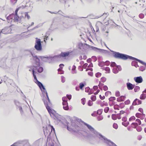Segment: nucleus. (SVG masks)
I'll return each mask as SVG.
<instances>
[{"instance_id": "f3484780", "label": "nucleus", "mask_w": 146, "mask_h": 146, "mask_svg": "<svg viewBox=\"0 0 146 146\" xmlns=\"http://www.w3.org/2000/svg\"><path fill=\"white\" fill-rule=\"evenodd\" d=\"M91 46L90 47L91 48H92V49L93 50H94V51H97V50H100V52H103L104 51H106L105 50L100 49L98 48H96V47H94L93 46Z\"/></svg>"}, {"instance_id": "37998d69", "label": "nucleus", "mask_w": 146, "mask_h": 146, "mask_svg": "<svg viewBox=\"0 0 146 146\" xmlns=\"http://www.w3.org/2000/svg\"><path fill=\"white\" fill-rule=\"evenodd\" d=\"M131 125H133L134 127H133L134 128H135L138 125V124L137 123L133 122L132 123Z\"/></svg>"}, {"instance_id": "c756f323", "label": "nucleus", "mask_w": 146, "mask_h": 146, "mask_svg": "<svg viewBox=\"0 0 146 146\" xmlns=\"http://www.w3.org/2000/svg\"><path fill=\"white\" fill-rule=\"evenodd\" d=\"M91 99L93 101H95L96 99V96L92 95L91 97Z\"/></svg>"}, {"instance_id": "5fc2aeb1", "label": "nucleus", "mask_w": 146, "mask_h": 146, "mask_svg": "<svg viewBox=\"0 0 146 146\" xmlns=\"http://www.w3.org/2000/svg\"><path fill=\"white\" fill-rule=\"evenodd\" d=\"M49 146H54V143L52 142H49L48 144Z\"/></svg>"}, {"instance_id": "79ce46f5", "label": "nucleus", "mask_w": 146, "mask_h": 146, "mask_svg": "<svg viewBox=\"0 0 146 146\" xmlns=\"http://www.w3.org/2000/svg\"><path fill=\"white\" fill-rule=\"evenodd\" d=\"M82 103L83 105H84L85 103L86 99L84 98H83L81 99Z\"/></svg>"}, {"instance_id": "1a4fd4ad", "label": "nucleus", "mask_w": 146, "mask_h": 146, "mask_svg": "<svg viewBox=\"0 0 146 146\" xmlns=\"http://www.w3.org/2000/svg\"><path fill=\"white\" fill-rule=\"evenodd\" d=\"M44 134L45 136H47V138H50V134L51 132H50V128L46 127V131H44Z\"/></svg>"}, {"instance_id": "5701e85b", "label": "nucleus", "mask_w": 146, "mask_h": 146, "mask_svg": "<svg viewBox=\"0 0 146 146\" xmlns=\"http://www.w3.org/2000/svg\"><path fill=\"white\" fill-rule=\"evenodd\" d=\"M62 100L63 101V103H65L67 102L68 99L66 97H64L62 98Z\"/></svg>"}, {"instance_id": "864d4df0", "label": "nucleus", "mask_w": 146, "mask_h": 146, "mask_svg": "<svg viewBox=\"0 0 146 146\" xmlns=\"http://www.w3.org/2000/svg\"><path fill=\"white\" fill-rule=\"evenodd\" d=\"M83 44L82 43H80L78 44V48H79L80 49H81V47H82L83 46Z\"/></svg>"}, {"instance_id": "412c9836", "label": "nucleus", "mask_w": 146, "mask_h": 146, "mask_svg": "<svg viewBox=\"0 0 146 146\" xmlns=\"http://www.w3.org/2000/svg\"><path fill=\"white\" fill-rule=\"evenodd\" d=\"M76 66L75 65H73L72 66V74H76Z\"/></svg>"}, {"instance_id": "e2e57ef3", "label": "nucleus", "mask_w": 146, "mask_h": 146, "mask_svg": "<svg viewBox=\"0 0 146 146\" xmlns=\"http://www.w3.org/2000/svg\"><path fill=\"white\" fill-rule=\"evenodd\" d=\"M108 87L106 86H104L103 87V89L104 91H106L108 90Z\"/></svg>"}, {"instance_id": "bf43d9fd", "label": "nucleus", "mask_w": 146, "mask_h": 146, "mask_svg": "<svg viewBox=\"0 0 146 146\" xmlns=\"http://www.w3.org/2000/svg\"><path fill=\"white\" fill-rule=\"evenodd\" d=\"M121 115L120 114L118 113L117 114V118L118 119H120L121 118V117H120Z\"/></svg>"}, {"instance_id": "603ef678", "label": "nucleus", "mask_w": 146, "mask_h": 146, "mask_svg": "<svg viewBox=\"0 0 146 146\" xmlns=\"http://www.w3.org/2000/svg\"><path fill=\"white\" fill-rule=\"evenodd\" d=\"M92 59L93 60V61L94 62H96L97 60V58L95 56H92Z\"/></svg>"}, {"instance_id": "b1692460", "label": "nucleus", "mask_w": 146, "mask_h": 146, "mask_svg": "<svg viewBox=\"0 0 146 146\" xmlns=\"http://www.w3.org/2000/svg\"><path fill=\"white\" fill-rule=\"evenodd\" d=\"M134 90L135 92H137L140 89V87L138 86H135V87Z\"/></svg>"}, {"instance_id": "72a5a7b5", "label": "nucleus", "mask_w": 146, "mask_h": 146, "mask_svg": "<svg viewBox=\"0 0 146 146\" xmlns=\"http://www.w3.org/2000/svg\"><path fill=\"white\" fill-rule=\"evenodd\" d=\"M101 75V73L100 72H98L96 74L95 76L96 77L99 78Z\"/></svg>"}, {"instance_id": "58836bf2", "label": "nucleus", "mask_w": 146, "mask_h": 146, "mask_svg": "<svg viewBox=\"0 0 146 146\" xmlns=\"http://www.w3.org/2000/svg\"><path fill=\"white\" fill-rule=\"evenodd\" d=\"M115 99H116L114 97H110L109 99V101H112L113 100H115Z\"/></svg>"}, {"instance_id": "f8f14e48", "label": "nucleus", "mask_w": 146, "mask_h": 146, "mask_svg": "<svg viewBox=\"0 0 146 146\" xmlns=\"http://www.w3.org/2000/svg\"><path fill=\"white\" fill-rule=\"evenodd\" d=\"M126 86L127 89L129 90H131L134 88L135 85L133 84L130 82H127L126 83Z\"/></svg>"}, {"instance_id": "a878e982", "label": "nucleus", "mask_w": 146, "mask_h": 146, "mask_svg": "<svg viewBox=\"0 0 146 146\" xmlns=\"http://www.w3.org/2000/svg\"><path fill=\"white\" fill-rule=\"evenodd\" d=\"M25 17V18H27L28 19H29L30 18V16L28 15L27 13H24Z\"/></svg>"}, {"instance_id": "f704fd0d", "label": "nucleus", "mask_w": 146, "mask_h": 146, "mask_svg": "<svg viewBox=\"0 0 146 146\" xmlns=\"http://www.w3.org/2000/svg\"><path fill=\"white\" fill-rule=\"evenodd\" d=\"M109 110V108L108 107H106L104 109V111L105 113H107L108 112Z\"/></svg>"}, {"instance_id": "423d86ee", "label": "nucleus", "mask_w": 146, "mask_h": 146, "mask_svg": "<svg viewBox=\"0 0 146 146\" xmlns=\"http://www.w3.org/2000/svg\"><path fill=\"white\" fill-rule=\"evenodd\" d=\"M70 53V52H62L61 53L58 55L55 56L54 57V58H61V57H66L68 56Z\"/></svg>"}, {"instance_id": "8fccbe9b", "label": "nucleus", "mask_w": 146, "mask_h": 146, "mask_svg": "<svg viewBox=\"0 0 146 146\" xmlns=\"http://www.w3.org/2000/svg\"><path fill=\"white\" fill-rule=\"evenodd\" d=\"M106 80V79L104 77H103L101 78V81L103 82H105Z\"/></svg>"}, {"instance_id": "a211bd4d", "label": "nucleus", "mask_w": 146, "mask_h": 146, "mask_svg": "<svg viewBox=\"0 0 146 146\" xmlns=\"http://www.w3.org/2000/svg\"><path fill=\"white\" fill-rule=\"evenodd\" d=\"M63 108L64 109L66 110H69V108L68 107V103H63Z\"/></svg>"}, {"instance_id": "9b49d317", "label": "nucleus", "mask_w": 146, "mask_h": 146, "mask_svg": "<svg viewBox=\"0 0 146 146\" xmlns=\"http://www.w3.org/2000/svg\"><path fill=\"white\" fill-rule=\"evenodd\" d=\"M121 68L120 66H117L113 68V72L115 74H117L118 72L119 71H121Z\"/></svg>"}, {"instance_id": "7ed1b4c3", "label": "nucleus", "mask_w": 146, "mask_h": 146, "mask_svg": "<svg viewBox=\"0 0 146 146\" xmlns=\"http://www.w3.org/2000/svg\"><path fill=\"white\" fill-rule=\"evenodd\" d=\"M36 70V69H35L34 68H33L32 69V74L34 78V79L35 80H36V81L35 82L39 87V88L42 92V93L45 94V92H44V91L46 90L43 84L41 82L39 81L37 79L36 76L35 75V74L36 73V72L35 71Z\"/></svg>"}, {"instance_id": "680f3d73", "label": "nucleus", "mask_w": 146, "mask_h": 146, "mask_svg": "<svg viewBox=\"0 0 146 146\" xmlns=\"http://www.w3.org/2000/svg\"><path fill=\"white\" fill-rule=\"evenodd\" d=\"M135 119V117L134 116H133L130 117L129 119V121H131L132 119Z\"/></svg>"}, {"instance_id": "de8ad7c7", "label": "nucleus", "mask_w": 146, "mask_h": 146, "mask_svg": "<svg viewBox=\"0 0 146 146\" xmlns=\"http://www.w3.org/2000/svg\"><path fill=\"white\" fill-rule=\"evenodd\" d=\"M122 124L123 125L126 127L129 124V122H128L127 123H124V122H122Z\"/></svg>"}, {"instance_id": "a19ab883", "label": "nucleus", "mask_w": 146, "mask_h": 146, "mask_svg": "<svg viewBox=\"0 0 146 146\" xmlns=\"http://www.w3.org/2000/svg\"><path fill=\"white\" fill-rule=\"evenodd\" d=\"M142 128L140 126H138L136 128V130L138 132H140L142 130Z\"/></svg>"}, {"instance_id": "4468645a", "label": "nucleus", "mask_w": 146, "mask_h": 146, "mask_svg": "<svg viewBox=\"0 0 146 146\" xmlns=\"http://www.w3.org/2000/svg\"><path fill=\"white\" fill-rule=\"evenodd\" d=\"M14 14L13 13L10 15L9 16H7V15H6V19L8 23H10L12 21L13 18V17H14Z\"/></svg>"}, {"instance_id": "473e14b6", "label": "nucleus", "mask_w": 146, "mask_h": 146, "mask_svg": "<svg viewBox=\"0 0 146 146\" xmlns=\"http://www.w3.org/2000/svg\"><path fill=\"white\" fill-rule=\"evenodd\" d=\"M145 69V67L143 66H141L139 68V70L142 71H143Z\"/></svg>"}, {"instance_id": "7c9ffc66", "label": "nucleus", "mask_w": 146, "mask_h": 146, "mask_svg": "<svg viewBox=\"0 0 146 146\" xmlns=\"http://www.w3.org/2000/svg\"><path fill=\"white\" fill-rule=\"evenodd\" d=\"M117 66L116 64L114 62H111L110 65V66L112 67H115Z\"/></svg>"}, {"instance_id": "ea45409f", "label": "nucleus", "mask_w": 146, "mask_h": 146, "mask_svg": "<svg viewBox=\"0 0 146 146\" xmlns=\"http://www.w3.org/2000/svg\"><path fill=\"white\" fill-rule=\"evenodd\" d=\"M102 109L99 110H98V111L97 112V114H99V115H100L102 112Z\"/></svg>"}, {"instance_id": "6e6552de", "label": "nucleus", "mask_w": 146, "mask_h": 146, "mask_svg": "<svg viewBox=\"0 0 146 146\" xmlns=\"http://www.w3.org/2000/svg\"><path fill=\"white\" fill-rule=\"evenodd\" d=\"M15 103L16 106V108L17 109H19L21 113V114L23 113V110L22 107L21 105V104L17 100L15 101Z\"/></svg>"}, {"instance_id": "c9c22d12", "label": "nucleus", "mask_w": 146, "mask_h": 146, "mask_svg": "<svg viewBox=\"0 0 146 146\" xmlns=\"http://www.w3.org/2000/svg\"><path fill=\"white\" fill-rule=\"evenodd\" d=\"M53 131L55 133V129L53 127L52 125H50V132H52V131Z\"/></svg>"}, {"instance_id": "09e8293b", "label": "nucleus", "mask_w": 146, "mask_h": 146, "mask_svg": "<svg viewBox=\"0 0 146 146\" xmlns=\"http://www.w3.org/2000/svg\"><path fill=\"white\" fill-rule=\"evenodd\" d=\"M104 70L105 71L109 72L110 71V69L109 67H107L104 68Z\"/></svg>"}, {"instance_id": "774afa93", "label": "nucleus", "mask_w": 146, "mask_h": 146, "mask_svg": "<svg viewBox=\"0 0 146 146\" xmlns=\"http://www.w3.org/2000/svg\"><path fill=\"white\" fill-rule=\"evenodd\" d=\"M130 101L129 100H127L125 102V103L126 104H128L130 103Z\"/></svg>"}, {"instance_id": "e433bc0d", "label": "nucleus", "mask_w": 146, "mask_h": 146, "mask_svg": "<svg viewBox=\"0 0 146 146\" xmlns=\"http://www.w3.org/2000/svg\"><path fill=\"white\" fill-rule=\"evenodd\" d=\"M119 107V106L117 104H116L114 106V108L115 110H119V109L118 108Z\"/></svg>"}, {"instance_id": "aec40b11", "label": "nucleus", "mask_w": 146, "mask_h": 146, "mask_svg": "<svg viewBox=\"0 0 146 146\" xmlns=\"http://www.w3.org/2000/svg\"><path fill=\"white\" fill-rule=\"evenodd\" d=\"M134 61H133L131 63V65L132 66H135L136 67H139V66L137 64V61H136L135 60H133Z\"/></svg>"}, {"instance_id": "338daca9", "label": "nucleus", "mask_w": 146, "mask_h": 146, "mask_svg": "<svg viewBox=\"0 0 146 146\" xmlns=\"http://www.w3.org/2000/svg\"><path fill=\"white\" fill-rule=\"evenodd\" d=\"M99 97L102 100H103L105 98V97L104 96H103L102 97L101 95H99Z\"/></svg>"}, {"instance_id": "69168bd1", "label": "nucleus", "mask_w": 146, "mask_h": 146, "mask_svg": "<svg viewBox=\"0 0 146 146\" xmlns=\"http://www.w3.org/2000/svg\"><path fill=\"white\" fill-rule=\"evenodd\" d=\"M125 98V96H121L120 97V99H121V100H123V101L124 100V99Z\"/></svg>"}, {"instance_id": "bb28decb", "label": "nucleus", "mask_w": 146, "mask_h": 146, "mask_svg": "<svg viewBox=\"0 0 146 146\" xmlns=\"http://www.w3.org/2000/svg\"><path fill=\"white\" fill-rule=\"evenodd\" d=\"M117 114H112L111 115L112 118L113 119L115 120L117 119Z\"/></svg>"}, {"instance_id": "cd10ccee", "label": "nucleus", "mask_w": 146, "mask_h": 146, "mask_svg": "<svg viewBox=\"0 0 146 146\" xmlns=\"http://www.w3.org/2000/svg\"><path fill=\"white\" fill-rule=\"evenodd\" d=\"M84 86V84L83 82H81L80 83L79 86L80 89H82Z\"/></svg>"}, {"instance_id": "0eeeda50", "label": "nucleus", "mask_w": 146, "mask_h": 146, "mask_svg": "<svg viewBox=\"0 0 146 146\" xmlns=\"http://www.w3.org/2000/svg\"><path fill=\"white\" fill-rule=\"evenodd\" d=\"M127 59H129L131 60H135L136 61H138L139 63L142 64L143 65H144L146 67V63L143 61L141 60L127 55Z\"/></svg>"}, {"instance_id": "c85d7f7f", "label": "nucleus", "mask_w": 146, "mask_h": 146, "mask_svg": "<svg viewBox=\"0 0 146 146\" xmlns=\"http://www.w3.org/2000/svg\"><path fill=\"white\" fill-rule=\"evenodd\" d=\"M98 65L99 66L101 67H102L103 66L105 65V63L104 62H100L98 64Z\"/></svg>"}, {"instance_id": "393cba45", "label": "nucleus", "mask_w": 146, "mask_h": 146, "mask_svg": "<svg viewBox=\"0 0 146 146\" xmlns=\"http://www.w3.org/2000/svg\"><path fill=\"white\" fill-rule=\"evenodd\" d=\"M22 8H23V7H19L18 8H17L16 9L15 11V14H14V15H18L17 14V12L20 9Z\"/></svg>"}, {"instance_id": "052dcab7", "label": "nucleus", "mask_w": 146, "mask_h": 146, "mask_svg": "<svg viewBox=\"0 0 146 146\" xmlns=\"http://www.w3.org/2000/svg\"><path fill=\"white\" fill-rule=\"evenodd\" d=\"M122 120L123 121L125 122L127 120V118L125 117H124L122 118Z\"/></svg>"}, {"instance_id": "a18cd8bd", "label": "nucleus", "mask_w": 146, "mask_h": 146, "mask_svg": "<svg viewBox=\"0 0 146 146\" xmlns=\"http://www.w3.org/2000/svg\"><path fill=\"white\" fill-rule=\"evenodd\" d=\"M103 118V117L102 116L100 115L98 117L97 119L98 121H100L102 120Z\"/></svg>"}, {"instance_id": "4c0bfd02", "label": "nucleus", "mask_w": 146, "mask_h": 146, "mask_svg": "<svg viewBox=\"0 0 146 146\" xmlns=\"http://www.w3.org/2000/svg\"><path fill=\"white\" fill-rule=\"evenodd\" d=\"M141 115V114L137 113L135 114L137 118H140Z\"/></svg>"}, {"instance_id": "6ab92c4d", "label": "nucleus", "mask_w": 146, "mask_h": 146, "mask_svg": "<svg viewBox=\"0 0 146 146\" xmlns=\"http://www.w3.org/2000/svg\"><path fill=\"white\" fill-rule=\"evenodd\" d=\"M9 28L7 27H5L4 29L2 30L1 31V33H2L4 34H7L9 33L8 31H7V29Z\"/></svg>"}, {"instance_id": "ddd939ff", "label": "nucleus", "mask_w": 146, "mask_h": 146, "mask_svg": "<svg viewBox=\"0 0 146 146\" xmlns=\"http://www.w3.org/2000/svg\"><path fill=\"white\" fill-rule=\"evenodd\" d=\"M13 21L14 22L17 23H20L22 21H21V18H19V16L18 15H14Z\"/></svg>"}, {"instance_id": "c03bdc74", "label": "nucleus", "mask_w": 146, "mask_h": 146, "mask_svg": "<svg viewBox=\"0 0 146 146\" xmlns=\"http://www.w3.org/2000/svg\"><path fill=\"white\" fill-rule=\"evenodd\" d=\"M93 104L91 100H89L88 102V106H91Z\"/></svg>"}, {"instance_id": "0e129e2a", "label": "nucleus", "mask_w": 146, "mask_h": 146, "mask_svg": "<svg viewBox=\"0 0 146 146\" xmlns=\"http://www.w3.org/2000/svg\"><path fill=\"white\" fill-rule=\"evenodd\" d=\"M103 85H104V84H102V83H100V82L99 84L98 85V86L100 88V89H102V88L101 87L102 86H103Z\"/></svg>"}, {"instance_id": "4be33fe9", "label": "nucleus", "mask_w": 146, "mask_h": 146, "mask_svg": "<svg viewBox=\"0 0 146 146\" xmlns=\"http://www.w3.org/2000/svg\"><path fill=\"white\" fill-rule=\"evenodd\" d=\"M146 97V95L145 94H144V93H143L141 95L140 97V99L141 100H144Z\"/></svg>"}, {"instance_id": "13d9d810", "label": "nucleus", "mask_w": 146, "mask_h": 146, "mask_svg": "<svg viewBox=\"0 0 146 146\" xmlns=\"http://www.w3.org/2000/svg\"><path fill=\"white\" fill-rule=\"evenodd\" d=\"M105 65L106 66H109L110 64V62L108 61H106V62H105Z\"/></svg>"}, {"instance_id": "f257e3e1", "label": "nucleus", "mask_w": 146, "mask_h": 146, "mask_svg": "<svg viewBox=\"0 0 146 146\" xmlns=\"http://www.w3.org/2000/svg\"><path fill=\"white\" fill-rule=\"evenodd\" d=\"M45 92V94L46 95L47 100L48 101H45L43 100L44 104L46 107V108L47 109L48 113L51 116V114H52L54 116H55V111L53 110H52L50 107L51 106L52 104L50 102V100L49 99L48 94L46 91H44Z\"/></svg>"}, {"instance_id": "20e7f679", "label": "nucleus", "mask_w": 146, "mask_h": 146, "mask_svg": "<svg viewBox=\"0 0 146 146\" xmlns=\"http://www.w3.org/2000/svg\"><path fill=\"white\" fill-rule=\"evenodd\" d=\"M111 52L113 53V56L116 58L121 59L123 60H127V55L120 53L119 52H116L113 50H111Z\"/></svg>"}, {"instance_id": "3c124183", "label": "nucleus", "mask_w": 146, "mask_h": 146, "mask_svg": "<svg viewBox=\"0 0 146 146\" xmlns=\"http://www.w3.org/2000/svg\"><path fill=\"white\" fill-rule=\"evenodd\" d=\"M115 95L116 96L118 97L120 96V92L119 91H117L115 92Z\"/></svg>"}, {"instance_id": "4d7b16f0", "label": "nucleus", "mask_w": 146, "mask_h": 146, "mask_svg": "<svg viewBox=\"0 0 146 146\" xmlns=\"http://www.w3.org/2000/svg\"><path fill=\"white\" fill-rule=\"evenodd\" d=\"M136 121L138 123V125H140L141 124V121L139 119H136Z\"/></svg>"}, {"instance_id": "39448f33", "label": "nucleus", "mask_w": 146, "mask_h": 146, "mask_svg": "<svg viewBox=\"0 0 146 146\" xmlns=\"http://www.w3.org/2000/svg\"><path fill=\"white\" fill-rule=\"evenodd\" d=\"M35 48L38 51H40L42 50V47L40 39H38L36 40Z\"/></svg>"}, {"instance_id": "2eb2a0df", "label": "nucleus", "mask_w": 146, "mask_h": 146, "mask_svg": "<svg viewBox=\"0 0 146 146\" xmlns=\"http://www.w3.org/2000/svg\"><path fill=\"white\" fill-rule=\"evenodd\" d=\"M40 58L44 62H46L49 59L52 60L53 58H54V57H45L43 56H40Z\"/></svg>"}, {"instance_id": "f03ea898", "label": "nucleus", "mask_w": 146, "mask_h": 146, "mask_svg": "<svg viewBox=\"0 0 146 146\" xmlns=\"http://www.w3.org/2000/svg\"><path fill=\"white\" fill-rule=\"evenodd\" d=\"M30 53L33 57V60L35 61V64L36 65L33 66L34 68L36 69V70L39 73L42 72L43 71V68L42 67L40 66L39 59L36 56L33 55L31 52H30Z\"/></svg>"}, {"instance_id": "9d476101", "label": "nucleus", "mask_w": 146, "mask_h": 146, "mask_svg": "<svg viewBox=\"0 0 146 146\" xmlns=\"http://www.w3.org/2000/svg\"><path fill=\"white\" fill-rule=\"evenodd\" d=\"M134 80L135 82L137 83H141L143 81V79L141 76L134 77Z\"/></svg>"}, {"instance_id": "2f4dec72", "label": "nucleus", "mask_w": 146, "mask_h": 146, "mask_svg": "<svg viewBox=\"0 0 146 146\" xmlns=\"http://www.w3.org/2000/svg\"><path fill=\"white\" fill-rule=\"evenodd\" d=\"M113 127L115 129H117L118 128V126L117 123H114L113 125Z\"/></svg>"}, {"instance_id": "dca6fc26", "label": "nucleus", "mask_w": 146, "mask_h": 146, "mask_svg": "<svg viewBox=\"0 0 146 146\" xmlns=\"http://www.w3.org/2000/svg\"><path fill=\"white\" fill-rule=\"evenodd\" d=\"M141 101L138 99H135L133 101L132 105H133L135 106L137 104L139 105L141 104Z\"/></svg>"}, {"instance_id": "6e6d98bb", "label": "nucleus", "mask_w": 146, "mask_h": 146, "mask_svg": "<svg viewBox=\"0 0 146 146\" xmlns=\"http://www.w3.org/2000/svg\"><path fill=\"white\" fill-rule=\"evenodd\" d=\"M90 88L89 87H86L85 88V91L86 92H88L90 90Z\"/></svg>"}, {"instance_id": "49530a36", "label": "nucleus", "mask_w": 146, "mask_h": 146, "mask_svg": "<svg viewBox=\"0 0 146 146\" xmlns=\"http://www.w3.org/2000/svg\"><path fill=\"white\" fill-rule=\"evenodd\" d=\"M139 17L141 19H143L144 17V15L143 13H141L139 15Z\"/></svg>"}]
</instances>
